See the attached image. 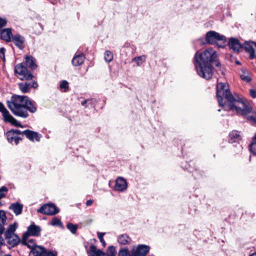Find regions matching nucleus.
<instances>
[{
  "label": "nucleus",
  "mask_w": 256,
  "mask_h": 256,
  "mask_svg": "<svg viewBox=\"0 0 256 256\" xmlns=\"http://www.w3.org/2000/svg\"><path fill=\"white\" fill-rule=\"evenodd\" d=\"M216 96L219 106L224 108L236 112L237 114H246L250 110L246 109V104L240 100L236 99L230 93L226 83L218 84Z\"/></svg>",
  "instance_id": "obj_1"
},
{
  "label": "nucleus",
  "mask_w": 256,
  "mask_h": 256,
  "mask_svg": "<svg viewBox=\"0 0 256 256\" xmlns=\"http://www.w3.org/2000/svg\"><path fill=\"white\" fill-rule=\"evenodd\" d=\"M218 52L212 48H206L201 52H197L194 56V62L198 74L206 80L213 74L212 64L217 60Z\"/></svg>",
  "instance_id": "obj_2"
},
{
  "label": "nucleus",
  "mask_w": 256,
  "mask_h": 256,
  "mask_svg": "<svg viewBox=\"0 0 256 256\" xmlns=\"http://www.w3.org/2000/svg\"><path fill=\"white\" fill-rule=\"evenodd\" d=\"M6 103L8 107L14 114L22 118L28 116V111L34 113L36 110L34 103L24 96H12Z\"/></svg>",
  "instance_id": "obj_3"
},
{
  "label": "nucleus",
  "mask_w": 256,
  "mask_h": 256,
  "mask_svg": "<svg viewBox=\"0 0 256 256\" xmlns=\"http://www.w3.org/2000/svg\"><path fill=\"white\" fill-rule=\"evenodd\" d=\"M206 44H216L218 48H224L226 42V38L218 32L210 30L206 34Z\"/></svg>",
  "instance_id": "obj_4"
},
{
  "label": "nucleus",
  "mask_w": 256,
  "mask_h": 256,
  "mask_svg": "<svg viewBox=\"0 0 256 256\" xmlns=\"http://www.w3.org/2000/svg\"><path fill=\"white\" fill-rule=\"evenodd\" d=\"M17 228L16 223L9 226L8 230L4 233L5 240L7 243L11 246H16L20 240L18 236L14 233Z\"/></svg>",
  "instance_id": "obj_5"
},
{
  "label": "nucleus",
  "mask_w": 256,
  "mask_h": 256,
  "mask_svg": "<svg viewBox=\"0 0 256 256\" xmlns=\"http://www.w3.org/2000/svg\"><path fill=\"white\" fill-rule=\"evenodd\" d=\"M14 72L22 80H32L34 77L30 72H28L23 63L18 64L15 66Z\"/></svg>",
  "instance_id": "obj_6"
},
{
  "label": "nucleus",
  "mask_w": 256,
  "mask_h": 256,
  "mask_svg": "<svg viewBox=\"0 0 256 256\" xmlns=\"http://www.w3.org/2000/svg\"><path fill=\"white\" fill-rule=\"evenodd\" d=\"M0 112H2L4 120L18 127H22L20 123L15 119L8 112L4 105L0 102Z\"/></svg>",
  "instance_id": "obj_7"
},
{
  "label": "nucleus",
  "mask_w": 256,
  "mask_h": 256,
  "mask_svg": "<svg viewBox=\"0 0 256 256\" xmlns=\"http://www.w3.org/2000/svg\"><path fill=\"white\" fill-rule=\"evenodd\" d=\"M38 212L47 215H54L58 212L56 206L52 204H46L41 206Z\"/></svg>",
  "instance_id": "obj_8"
},
{
  "label": "nucleus",
  "mask_w": 256,
  "mask_h": 256,
  "mask_svg": "<svg viewBox=\"0 0 256 256\" xmlns=\"http://www.w3.org/2000/svg\"><path fill=\"white\" fill-rule=\"evenodd\" d=\"M149 250V246L144 244L134 246L132 250L131 256H145Z\"/></svg>",
  "instance_id": "obj_9"
},
{
  "label": "nucleus",
  "mask_w": 256,
  "mask_h": 256,
  "mask_svg": "<svg viewBox=\"0 0 256 256\" xmlns=\"http://www.w3.org/2000/svg\"><path fill=\"white\" fill-rule=\"evenodd\" d=\"M6 216L5 212L0 210V244H3L4 242V240L2 236L4 232V226L6 224Z\"/></svg>",
  "instance_id": "obj_10"
},
{
  "label": "nucleus",
  "mask_w": 256,
  "mask_h": 256,
  "mask_svg": "<svg viewBox=\"0 0 256 256\" xmlns=\"http://www.w3.org/2000/svg\"><path fill=\"white\" fill-rule=\"evenodd\" d=\"M128 187L126 180L122 178L118 177L116 180L114 190L116 191L123 192Z\"/></svg>",
  "instance_id": "obj_11"
},
{
  "label": "nucleus",
  "mask_w": 256,
  "mask_h": 256,
  "mask_svg": "<svg viewBox=\"0 0 256 256\" xmlns=\"http://www.w3.org/2000/svg\"><path fill=\"white\" fill-rule=\"evenodd\" d=\"M19 88L23 93L28 92L30 88H36L38 86L36 82H24L18 84Z\"/></svg>",
  "instance_id": "obj_12"
},
{
  "label": "nucleus",
  "mask_w": 256,
  "mask_h": 256,
  "mask_svg": "<svg viewBox=\"0 0 256 256\" xmlns=\"http://www.w3.org/2000/svg\"><path fill=\"white\" fill-rule=\"evenodd\" d=\"M228 46L230 49H232L234 52H238L242 48L239 40L238 38H231L228 40Z\"/></svg>",
  "instance_id": "obj_13"
},
{
  "label": "nucleus",
  "mask_w": 256,
  "mask_h": 256,
  "mask_svg": "<svg viewBox=\"0 0 256 256\" xmlns=\"http://www.w3.org/2000/svg\"><path fill=\"white\" fill-rule=\"evenodd\" d=\"M11 40L14 42V44L20 49L24 48V38L19 34L12 36Z\"/></svg>",
  "instance_id": "obj_14"
},
{
  "label": "nucleus",
  "mask_w": 256,
  "mask_h": 256,
  "mask_svg": "<svg viewBox=\"0 0 256 256\" xmlns=\"http://www.w3.org/2000/svg\"><path fill=\"white\" fill-rule=\"evenodd\" d=\"M22 133L30 140L38 142L40 140V135L36 132L27 130L23 131Z\"/></svg>",
  "instance_id": "obj_15"
},
{
  "label": "nucleus",
  "mask_w": 256,
  "mask_h": 256,
  "mask_svg": "<svg viewBox=\"0 0 256 256\" xmlns=\"http://www.w3.org/2000/svg\"><path fill=\"white\" fill-rule=\"evenodd\" d=\"M254 47H256V42H246L244 44V49L249 53L250 58L252 59L254 58Z\"/></svg>",
  "instance_id": "obj_16"
},
{
  "label": "nucleus",
  "mask_w": 256,
  "mask_h": 256,
  "mask_svg": "<svg viewBox=\"0 0 256 256\" xmlns=\"http://www.w3.org/2000/svg\"><path fill=\"white\" fill-rule=\"evenodd\" d=\"M40 230V226L32 224L28 227L27 232L25 234H27V236H38Z\"/></svg>",
  "instance_id": "obj_17"
},
{
  "label": "nucleus",
  "mask_w": 256,
  "mask_h": 256,
  "mask_svg": "<svg viewBox=\"0 0 256 256\" xmlns=\"http://www.w3.org/2000/svg\"><path fill=\"white\" fill-rule=\"evenodd\" d=\"M0 38L6 42H10L12 36V29L10 28H4L0 32Z\"/></svg>",
  "instance_id": "obj_18"
},
{
  "label": "nucleus",
  "mask_w": 256,
  "mask_h": 256,
  "mask_svg": "<svg viewBox=\"0 0 256 256\" xmlns=\"http://www.w3.org/2000/svg\"><path fill=\"white\" fill-rule=\"evenodd\" d=\"M6 136L8 141L13 144L14 143L15 144H18L20 142V140H22V138L21 136H16L13 130H10L6 133Z\"/></svg>",
  "instance_id": "obj_19"
},
{
  "label": "nucleus",
  "mask_w": 256,
  "mask_h": 256,
  "mask_svg": "<svg viewBox=\"0 0 256 256\" xmlns=\"http://www.w3.org/2000/svg\"><path fill=\"white\" fill-rule=\"evenodd\" d=\"M118 242L121 246L130 244L132 242L131 238L126 234H122L118 237Z\"/></svg>",
  "instance_id": "obj_20"
},
{
  "label": "nucleus",
  "mask_w": 256,
  "mask_h": 256,
  "mask_svg": "<svg viewBox=\"0 0 256 256\" xmlns=\"http://www.w3.org/2000/svg\"><path fill=\"white\" fill-rule=\"evenodd\" d=\"M248 108H250V110H249L248 112H246V114H240L246 116L248 120L256 123V112H253L252 107L250 106H247L246 104L245 108L247 109Z\"/></svg>",
  "instance_id": "obj_21"
},
{
  "label": "nucleus",
  "mask_w": 256,
  "mask_h": 256,
  "mask_svg": "<svg viewBox=\"0 0 256 256\" xmlns=\"http://www.w3.org/2000/svg\"><path fill=\"white\" fill-rule=\"evenodd\" d=\"M29 236H27V234H24L23 235L22 244L26 246L29 248L33 250L34 248L36 247L37 246L36 245L34 241L32 240H27L28 237Z\"/></svg>",
  "instance_id": "obj_22"
},
{
  "label": "nucleus",
  "mask_w": 256,
  "mask_h": 256,
  "mask_svg": "<svg viewBox=\"0 0 256 256\" xmlns=\"http://www.w3.org/2000/svg\"><path fill=\"white\" fill-rule=\"evenodd\" d=\"M46 250L44 248L40 246H36L32 250L30 256H44L46 254Z\"/></svg>",
  "instance_id": "obj_23"
},
{
  "label": "nucleus",
  "mask_w": 256,
  "mask_h": 256,
  "mask_svg": "<svg viewBox=\"0 0 256 256\" xmlns=\"http://www.w3.org/2000/svg\"><path fill=\"white\" fill-rule=\"evenodd\" d=\"M88 256H106L105 254L100 250H97L96 246L92 245L87 251Z\"/></svg>",
  "instance_id": "obj_24"
},
{
  "label": "nucleus",
  "mask_w": 256,
  "mask_h": 256,
  "mask_svg": "<svg viewBox=\"0 0 256 256\" xmlns=\"http://www.w3.org/2000/svg\"><path fill=\"white\" fill-rule=\"evenodd\" d=\"M85 57L83 54L76 55L72 58V62L73 66H77L82 64L84 60Z\"/></svg>",
  "instance_id": "obj_25"
},
{
  "label": "nucleus",
  "mask_w": 256,
  "mask_h": 256,
  "mask_svg": "<svg viewBox=\"0 0 256 256\" xmlns=\"http://www.w3.org/2000/svg\"><path fill=\"white\" fill-rule=\"evenodd\" d=\"M23 206L18 202L13 203L9 207L10 210H12L16 215H19L22 213Z\"/></svg>",
  "instance_id": "obj_26"
},
{
  "label": "nucleus",
  "mask_w": 256,
  "mask_h": 256,
  "mask_svg": "<svg viewBox=\"0 0 256 256\" xmlns=\"http://www.w3.org/2000/svg\"><path fill=\"white\" fill-rule=\"evenodd\" d=\"M26 64L28 67L32 70H34L37 67L34 58L32 56H26L25 58Z\"/></svg>",
  "instance_id": "obj_27"
},
{
  "label": "nucleus",
  "mask_w": 256,
  "mask_h": 256,
  "mask_svg": "<svg viewBox=\"0 0 256 256\" xmlns=\"http://www.w3.org/2000/svg\"><path fill=\"white\" fill-rule=\"evenodd\" d=\"M146 57L145 56H136L132 59V62H136L137 66H141L144 62H145Z\"/></svg>",
  "instance_id": "obj_28"
},
{
  "label": "nucleus",
  "mask_w": 256,
  "mask_h": 256,
  "mask_svg": "<svg viewBox=\"0 0 256 256\" xmlns=\"http://www.w3.org/2000/svg\"><path fill=\"white\" fill-rule=\"evenodd\" d=\"M230 137L231 140H234V142H236L240 139V132L236 130H233L230 134Z\"/></svg>",
  "instance_id": "obj_29"
},
{
  "label": "nucleus",
  "mask_w": 256,
  "mask_h": 256,
  "mask_svg": "<svg viewBox=\"0 0 256 256\" xmlns=\"http://www.w3.org/2000/svg\"><path fill=\"white\" fill-rule=\"evenodd\" d=\"M240 76L242 80L246 81V82H250L251 80V78L249 76L248 72L242 70V74H240Z\"/></svg>",
  "instance_id": "obj_30"
},
{
  "label": "nucleus",
  "mask_w": 256,
  "mask_h": 256,
  "mask_svg": "<svg viewBox=\"0 0 256 256\" xmlns=\"http://www.w3.org/2000/svg\"><path fill=\"white\" fill-rule=\"evenodd\" d=\"M104 60L108 62H110L113 60V54L110 50H106L104 52Z\"/></svg>",
  "instance_id": "obj_31"
},
{
  "label": "nucleus",
  "mask_w": 256,
  "mask_h": 256,
  "mask_svg": "<svg viewBox=\"0 0 256 256\" xmlns=\"http://www.w3.org/2000/svg\"><path fill=\"white\" fill-rule=\"evenodd\" d=\"M250 150L254 155L256 156V140L254 138L250 145Z\"/></svg>",
  "instance_id": "obj_32"
},
{
  "label": "nucleus",
  "mask_w": 256,
  "mask_h": 256,
  "mask_svg": "<svg viewBox=\"0 0 256 256\" xmlns=\"http://www.w3.org/2000/svg\"><path fill=\"white\" fill-rule=\"evenodd\" d=\"M50 224L53 226H62V222L60 220L55 217L50 222Z\"/></svg>",
  "instance_id": "obj_33"
},
{
  "label": "nucleus",
  "mask_w": 256,
  "mask_h": 256,
  "mask_svg": "<svg viewBox=\"0 0 256 256\" xmlns=\"http://www.w3.org/2000/svg\"><path fill=\"white\" fill-rule=\"evenodd\" d=\"M116 250L114 246H109L107 250V256H116Z\"/></svg>",
  "instance_id": "obj_34"
},
{
  "label": "nucleus",
  "mask_w": 256,
  "mask_h": 256,
  "mask_svg": "<svg viewBox=\"0 0 256 256\" xmlns=\"http://www.w3.org/2000/svg\"><path fill=\"white\" fill-rule=\"evenodd\" d=\"M66 227L72 234H75L78 229V226L72 223H68Z\"/></svg>",
  "instance_id": "obj_35"
},
{
  "label": "nucleus",
  "mask_w": 256,
  "mask_h": 256,
  "mask_svg": "<svg viewBox=\"0 0 256 256\" xmlns=\"http://www.w3.org/2000/svg\"><path fill=\"white\" fill-rule=\"evenodd\" d=\"M8 192V188L5 186H2L0 188V199L6 196V194Z\"/></svg>",
  "instance_id": "obj_36"
},
{
  "label": "nucleus",
  "mask_w": 256,
  "mask_h": 256,
  "mask_svg": "<svg viewBox=\"0 0 256 256\" xmlns=\"http://www.w3.org/2000/svg\"><path fill=\"white\" fill-rule=\"evenodd\" d=\"M118 256H130V255L128 249L122 248L119 250Z\"/></svg>",
  "instance_id": "obj_37"
},
{
  "label": "nucleus",
  "mask_w": 256,
  "mask_h": 256,
  "mask_svg": "<svg viewBox=\"0 0 256 256\" xmlns=\"http://www.w3.org/2000/svg\"><path fill=\"white\" fill-rule=\"evenodd\" d=\"M60 88L62 89H64L66 91L68 88V83L66 80H62L60 84Z\"/></svg>",
  "instance_id": "obj_38"
},
{
  "label": "nucleus",
  "mask_w": 256,
  "mask_h": 256,
  "mask_svg": "<svg viewBox=\"0 0 256 256\" xmlns=\"http://www.w3.org/2000/svg\"><path fill=\"white\" fill-rule=\"evenodd\" d=\"M104 234H105L104 232H98V238L100 242L103 244L104 246L106 245V242L103 238Z\"/></svg>",
  "instance_id": "obj_39"
},
{
  "label": "nucleus",
  "mask_w": 256,
  "mask_h": 256,
  "mask_svg": "<svg viewBox=\"0 0 256 256\" xmlns=\"http://www.w3.org/2000/svg\"><path fill=\"white\" fill-rule=\"evenodd\" d=\"M13 130L14 134H15V135H16V136H21L22 138L23 134H24L22 133V132H21L18 130Z\"/></svg>",
  "instance_id": "obj_40"
},
{
  "label": "nucleus",
  "mask_w": 256,
  "mask_h": 256,
  "mask_svg": "<svg viewBox=\"0 0 256 256\" xmlns=\"http://www.w3.org/2000/svg\"><path fill=\"white\" fill-rule=\"evenodd\" d=\"M5 49L3 48H0V58H2L4 62L5 61L4 56Z\"/></svg>",
  "instance_id": "obj_41"
},
{
  "label": "nucleus",
  "mask_w": 256,
  "mask_h": 256,
  "mask_svg": "<svg viewBox=\"0 0 256 256\" xmlns=\"http://www.w3.org/2000/svg\"><path fill=\"white\" fill-rule=\"evenodd\" d=\"M92 99H87L82 102L81 104L82 106H85L86 104L92 105Z\"/></svg>",
  "instance_id": "obj_42"
},
{
  "label": "nucleus",
  "mask_w": 256,
  "mask_h": 256,
  "mask_svg": "<svg viewBox=\"0 0 256 256\" xmlns=\"http://www.w3.org/2000/svg\"><path fill=\"white\" fill-rule=\"evenodd\" d=\"M6 18H0V28L4 26L6 24Z\"/></svg>",
  "instance_id": "obj_43"
},
{
  "label": "nucleus",
  "mask_w": 256,
  "mask_h": 256,
  "mask_svg": "<svg viewBox=\"0 0 256 256\" xmlns=\"http://www.w3.org/2000/svg\"><path fill=\"white\" fill-rule=\"evenodd\" d=\"M57 254L56 252H47L46 250V254L44 256H56Z\"/></svg>",
  "instance_id": "obj_44"
},
{
  "label": "nucleus",
  "mask_w": 256,
  "mask_h": 256,
  "mask_svg": "<svg viewBox=\"0 0 256 256\" xmlns=\"http://www.w3.org/2000/svg\"><path fill=\"white\" fill-rule=\"evenodd\" d=\"M250 94L252 98H256V90H250Z\"/></svg>",
  "instance_id": "obj_45"
},
{
  "label": "nucleus",
  "mask_w": 256,
  "mask_h": 256,
  "mask_svg": "<svg viewBox=\"0 0 256 256\" xmlns=\"http://www.w3.org/2000/svg\"><path fill=\"white\" fill-rule=\"evenodd\" d=\"M93 203V200H88L86 202V205L87 206H90Z\"/></svg>",
  "instance_id": "obj_46"
},
{
  "label": "nucleus",
  "mask_w": 256,
  "mask_h": 256,
  "mask_svg": "<svg viewBox=\"0 0 256 256\" xmlns=\"http://www.w3.org/2000/svg\"><path fill=\"white\" fill-rule=\"evenodd\" d=\"M0 256H11V255L10 254H2Z\"/></svg>",
  "instance_id": "obj_47"
},
{
  "label": "nucleus",
  "mask_w": 256,
  "mask_h": 256,
  "mask_svg": "<svg viewBox=\"0 0 256 256\" xmlns=\"http://www.w3.org/2000/svg\"><path fill=\"white\" fill-rule=\"evenodd\" d=\"M220 65V64L219 62H216V66H218Z\"/></svg>",
  "instance_id": "obj_48"
},
{
  "label": "nucleus",
  "mask_w": 256,
  "mask_h": 256,
  "mask_svg": "<svg viewBox=\"0 0 256 256\" xmlns=\"http://www.w3.org/2000/svg\"><path fill=\"white\" fill-rule=\"evenodd\" d=\"M253 138L256 140V132Z\"/></svg>",
  "instance_id": "obj_49"
},
{
  "label": "nucleus",
  "mask_w": 256,
  "mask_h": 256,
  "mask_svg": "<svg viewBox=\"0 0 256 256\" xmlns=\"http://www.w3.org/2000/svg\"><path fill=\"white\" fill-rule=\"evenodd\" d=\"M250 256H256V254H253L252 255H250Z\"/></svg>",
  "instance_id": "obj_50"
}]
</instances>
